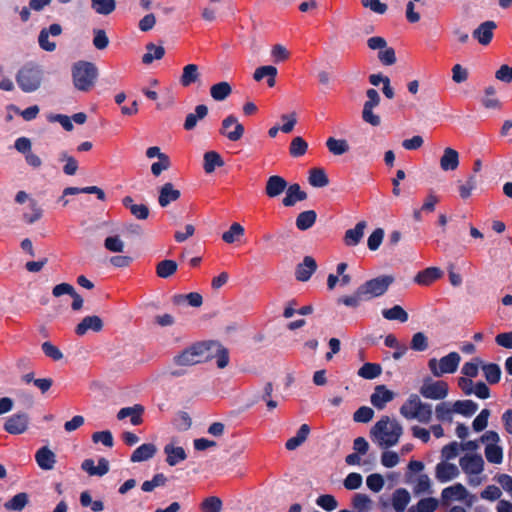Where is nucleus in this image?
<instances>
[{
  "mask_svg": "<svg viewBox=\"0 0 512 512\" xmlns=\"http://www.w3.org/2000/svg\"><path fill=\"white\" fill-rule=\"evenodd\" d=\"M288 182L279 175H272L266 181L265 194L269 198H276L285 192Z\"/></svg>",
  "mask_w": 512,
  "mask_h": 512,
  "instance_id": "nucleus-19",
  "label": "nucleus"
},
{
  "mask_svg": "<svg viewBox=\"0 0 512 512\" xmlns=\"http://www.w3.org/2000/svg\"><path fill=\"white\" fill-rule=\"evenodd\" d=\"M309 184L316 188H322L329 184V178L322 168H313L309 171Z\"/></svg>",
  "mask_w": 512,
  "mask_h": 512,
  "instance_id": "nucleus-39",
  "label": "nucleus"
},
{
  "mask_svg": "<svg viewBox=\"0 0 512 512\" xmlns=\"http://www.w3.org/2000/svg\"><path fill=\"white\" fill-rule=\"evenodd\" d=\"M215 345L214 341L198 342L184 349L180 354L174 356L173 361L179 366H192L207 360L211 357L208 352Z\"/></svg>",
  "mask_w": 512,
  "mask_h": 512,
  "instance_id": "nucleus-5",
  "label": "nucleus"
},
{
  "mask_svg": "<svg viewBox=\"0 0 512 512\" xmlns=\"http://www.w3.org/2000/svg\"><path fill=\"white\" fill-rule=\"evenodd\" d=\"M366 226V221H359L354 228L348 229L343 237L344 244L348 247L357 246L364 236Z\"/></svg>",
  "mask_w": 512,
  "mask_h": 512,
  "instance_id": "nucleus-23",
  "label": "nucleus"
},
{
  "mask_svg": "<svg viewBox=\"0 0 512 512\" xmlns=\"http://www.w3.org/2000/svg\"><path fill=\"white\" fill-rule=\"evenodd\" d=\"M29 502L28 494L25 492L14 495L10 500L4 503L7 511H22Z\"/></svg>",
  "mask_w": 512,
  "mask_h": 512,
  "instance_id": "nucleus-40",
  "label": "nucleus"
},
{
  "mask_svg": "<svg viewBox=\"0 0 512 512\" xmlns=\"http://www.w3.org/2000/svg\"><path fill=\"white\" fill-rule=\"evenodd\" d=\"M352 506L357 512H369L372 508V500L363 493H356L352 498Z\"/></svg>",
  "mask_w": 512,
  "mask_h": 512,
  "instance_id": "nucleus-47",
  "label": "nucleus"
},
{
  "mask_svg": "<svg viewBox=\"0 0 512 512\" xmlns=\"http://www.w3.org/2000/svg\"><path fill=\"white\" fill-rule=\"evenodd\" d=\"M384 238V230L382 228H376L368 237L367 246L371 251H376Z\"/></svg>",
  "mask_w": 512,
  "mask_h": 512,
  "instance_id": "nucleus-64",
  "label": "nucleus"
},
{
  "mask_svg": "<svg viewBox=\"0 0 512 512\" xmlns=\"http://www.w3.org/2000/svg\"><path fill=\"white\" fill-rule=\"evenodd\" d=\"M28 424V414L24 412L16 413L7 418L4 424V430L9 434L19 435L27 430Z\"/></svg>",
  "mask_w": 512,
  "mask_h": 512,
  "instance_id": "nucleus-10",
  "label": "nucleus"
},
{
  "mask_svg": "<svg viewBox=\"0 0 512 512\" xmlns=\"http://www.w3.org/2000/svg\"><path fill=\"white\" fill-rule=\"evenodd\" d=\"M481 369L487 383H489L490 385L499 383L502 371L498 364L483 362L481 365Z\"/></svg>",
  "mask_w": 512,
  "mask_h": 512,
  "instance_id": "nucleus-34",
  "label": "nucleus"
},
{
  "mask_svg": "<svg viewBox=\"0 0 512 512\" xmlns=\"http://www.w3.org/2000/svg\"><path fill=\"white\" fill-rule=\"evenodd\" d=\"M93 45L98 50H104L109 45V38L103 29L93 30Z\"/></svg>",
  "mask_w": 512,
  "mask_h": 512,
  "instance_id": "nucleus-60",
  "label": "nucleus"
},
{
  "mask_svg": "<svg viewBox=\"0 0 512 512\" xmlns=\"http://www.w3.org/2000/svg\"><path fill=\"white\" fill-rule=\"evenodd\" d=\"M99 77V69L95 63L79 60L71 66V78L77 91L87 93L91 91Z\"/></svg>",
  "mask_w": 512,
  "mask_h": 512,
  "instance_id": "nucleus-3",
  "label": "nucleus"
},
{
  "mask_svg": "<svg viewBox=\"0 0 512 512\" xmlns=\"http://www.w3.org/2000/svg\"><path fill=\"white\" fill-rule=\"evenodd\" d=\"M460 360L461 357L457 352H450L439 361L436 358H431L428 361V367L435 377H440L446 373H454L459 366Z\"/></svg>",
  "mask_w": 512,
  "mask_h": 512,
  "instance_id": "nucleus-7",
  "label": "nucleus"
},
{
  "mask_svg": "<svg viewBox=\"0 0 512 512\" xmlns=\"http://www.w3.org/2000/svg\"><path fill=\"white\" fill-rule=\"evenodd\" d=\"M106 250L113 253H121L124 250V242L118 235L109 236L104 240Z\"/></svg>",
  "mask_w": 512,
  "mask_h": 512,
  "instance_id": "nucleus-57",
  "label": "nucleus"
},
{
  "mask_svg": "<svg viewBox=\"0 0 512 512\" xmlns=\"http://www.w3.org/2000/svg\"><path fill=\"white\" fill-rule=\"evenodd\" d=\"M62 33V26L60 24H52L49 28H43L38 36V43L42 50L52 52L56 49V43L49 39L50 36H60Z\"/></svg>",
  "mask_w": 512,
  "mask_h": 512,
  "instance_id": "nucleus-11",
  "label": "nucleus"
},
{
  "mask_svg": "<svg viewBox=\"0 0 512 512\" xmlns=\"http://www.w3.org/2000/svg\"><path fill=\"white\" fill-rule=\"evenodd\" d=\"M178 269V264L176 261L171 259H165L157 263L156 265V275L159 278L167 279L174 275Z\"/></svg>",
  "mask_w": 512,
  "mask_h": 512,
  "instance_id": "nucleus-36",
  "label": "nucleus"
},
{
  "mask_svg": "<svg viewBox=\"0 0 512 512\" xmlns=\"http://www.w3.org/2000/svg\"><path fill=\"white\" fill-rule=\"evenodd\" d=\"M410 500V493L405 488H398L392 494V506L396 512H404Z\"/></svg>",
  "mask_w": 512,
  "mask_h": 512,
  "instance_id": "nucleus-33",
  "label": "nucleus"
},
{
  "mask_svg": "<svg viewBox=\"0 0 512 512\" xmlns=\"http://www.w3.org/2000/svg\"><path fill=\"white\" fill-rule=\"evenodd\" d=\"M285 192L286 195L282 200V204L285 207H293L297 202L304 201L308 197L307 193L301 189L298 183L287 184Z\"/></svg>",
  "mask_w": 512,
  "mask_h": 512,
  "instance_id": "nucleus-20",
  "label": "nucleus"
},
{
  "mask_svg": "<svg viewBox=\"0 0 512 512\" xmlns=\"http://www.w3.org/2000/svg\"><path fill=\"white\" fill-rule=\"evenodd\" d=\"M166 454V462L169 466H176L187 458V454L183 447L174 446L172 443L164 446Z\"/></svg>",
  "mask_w": 512,
  "mask_h": 512,
  "instance_id": "nucleus-24",
  "label": "nucleus"
},
{
  "mask_svg": "<svg viewBox=\"0 0 512 512\" xmlns=\"http://www.w3.org/2000/svg\"><path fill=\"white\" fill-rule=\"evenodd\" d=\"M384 484L383 476L378 473L370 474L366 479L367 487L375 493L380 492L383 489Z\"/></svg>",
  "mask_w": 512,
  "mask_h": 512,
  "instance_id": "nucleus-63",
  "label": "nucleus"
},
{
  "mask_svg": "<svg viewBox=\"0 0 512 512\" xmlns=\"http://www.w3.org/2000/svg\"><path fill=\"white\" fill-rule=\"evenodd\" d=\"M497 25L494 21L488 20L481 23L472 33L473 37L481 44L488 45L493 39V31Z\"/></svg>",
  "mask_w": 512,
  "mask_h": 512,
  "instance_id": "nucleus-17",
  "label": "nucleus"
},
{
  "mask_svg": "<svg viewBox=\"0 0 512 512\" xmlns=\"http://www.w3.org/2000/svg\"><path fill=\"white\" fill-rule=\"evenodd\" d=\"M244 233L245 230L243 226L235 222L230 226L229 230L222 234V240L228 244H232L242 237Z\"/></svg>",
  "mask_w": 512,
  "mask_h": 512,
  "instance_id": "nucleus-50",
  "label": "nucleus"
},
{
  "mask_svg": "<svg viewBox=\"0 0 512 512\" xmlns=\"http://www.w3.org/2000/svg\"><path fill=\"white\" fill-rule=\"evenodd\" d=\"M459 166V153L450 147L444 149L440 158V168L443 171H454Z\"/></svg>",
  "mask_w": 512,
  "mask_h": 512,
  "instance_id": "nucleus-25",
  "label": "nucleus"
},
{
  "mask_svg": "<svg viewBox=\"0 0 512 512\" xmlns=\"http://www.w3.org/2000/svg\"><path fill=\"white\" fill-rule=\"evenodd\" d=\"M203 160H204L203 168L207 174L214 172L216 167L224 166V161H223L221 155L216 151L206 152L204 154Z\"/></svg>",
  "mask_w": 512,
  "mask_h": 512,
  "instance_id": "nucleus-35",
  "label": "nucleus"
},
{
  "mask_svg": "<svg viewBox=\"0 0 512 512\" xmlns=\"http://www.w3.org/2000/svg\"><path fill=\"white\" fill-rule=\"evenodd\" d=\"M317 270V263L312 256H305L296 266L295 278L300 282L308 281Z\"/></svg>",
  "mask_w": 512,
  "mask_h": 512,
  "instance_id": "nucleus-14",
  "label": "nucleus"
},
{
  "mask_svg": "<svg viewBox=\"0 0 512 512\" xmlns=\"http://www.w3.org/2000/svg\"><path fill=\"white\" fill-rule=\"evenodd\" d=\"M15 79L23 92L31 93L41 86L43 70L40 65L28 62L18 70Z\"/></svg>",
  "mask_w": 512,
  "mask_h": 512,
  "instance_id": "nucleus-4",
  "label": "nucleus"
},
{
  "mask_svg": "<svg viewBox=\"0 0 512 512\" xmlns=\"http://www.w3.org/2000/svg\"><path fill=\"white\" fill-rule=\"evenodd\" d=\"M181 196V192L174 188L171 182H167L161 186L159 190L158 203L161 207H167L170 203L177 201Z\"/></svg>",
  "mask_w": 512,
  "mask_h": 512,
  "instance_id": "nucleus-22",
  "label": "nucleus"
},
{
  "mask_svg": "<svg viewBox=\"0 0 512 512\" xmlns=\"http://www.w3.org/2000/svg\"><path fill=\"white\" fill-rule=\"evenodd\" d=\"M449 392L448 384L445 381H432L426 379L420 387V394L427 399L442 400Z\"/></svg>",
  "mask_w": 512,
  "mask_h": 512,
  "instance_id": "nucleus-9",
  "label": "nucleus"
},
{
  "mask_svg": "<svg viewBox=\"0 0 512 512\" xmlns=\"http://www.w3.org/2000/svg\"><path fill=\"white\" fill-rule=\"evenodd\" d=\"M382 315L387 320H397L401 323L407 322L409 318L408 313L400 305H394L389 309H384Z\"/></svg>",
  "mask_w": 512,
  "mask_h": 512,
  "instance_id": "nucleus-44",
  "label": "nucleus"
},
{
  "mask_svg": "<svg viewBox=\"0 0 512 512\" xmlns=\"http://www.w3.org/2000/svg\"><path fill=\"white\" fill-rule=\"evenodd\" d=\"M403 434L402 425L389 416H382L370 429L372 441L380 447L389 448L395 446Z\"/></svg>",
  "mask_w": 512,
  "mask_h": 512,
  "instance_id": "nucleus-2",
  "label": "nucleus"
},
{
  "mask_svg": "<svg viewBox=\"0 0 512 512\" xmlns=\"http://www.w3.org/2000/svg\"><path fill=\"white\" fill-rule=\"evenodd\" d=\"M147 52L142 57L144 64H151L154 60H160L165 55V49L163 46H156L154 43H148L146 45Z\"/></svg>",
  "mask_w": 512,
  "mask_h": 512,
  "instance_id": "nucleus-43",
  "label": "nucleus"
},
{
  "mask_svg": "<svg viewBox=\"0 0 512 512\" xmlns=\"http://www.w3.org/2000/svg\"><path fill=\"white\" fill-rule=\"evenodd\" d=\"M200 79L199 67L196 64H187L183 67L182 75L180 76V84L183 87H189L198 82Z\"/></svg>",
  "mask_w": 512,
  "mask_h": 512,
  "instance_id": "nucleus-31",
  "label": "nucleus"
},
{
  "mask_svg": "<svg viewBox=\"0 0 512 512\" xmlns=\"http://www.w3.org/2000/svg\"><path fill=\"white\" fill-rule=\"evenodd\" d=\"M103 321L97 315H90L84 317L81 322L76 326L75 333L78 336L85 335L88 331L100 332L103 329Z\"/></svg>",
  "mask_w": 512,
  "mask_h": 512,
  "instance_id": "nucleus-15",
  "label": "nucleus"
},
{
  "mask_svg": "<svg viewBox=\"0 0 512 512\" xmlns=\"http://www.w3.org/2000/svg\"><path fill=\"white\" fill-rule=\"evenodd\" d=\"M429 347L428 337L423 332H417L412 336L410 348L417 352H423Z\"/></svg>",
  "mask_w": 512,
  "mask_h": 512,
  "instance_id": "nucleus-53",
  "label": "nucleus"
},
{
  "mask_svg": "<svg viewBox=\"0 0 512 512\" xmlns=\"http://www.w3.org/2000/svg\"><path fill=\"white\" fill-rule=\"evenodd\" d=\"M277 73H278V70L275 66H272V65L260 66L254 71L253 79L255 81L259 82L266 77L268 87L272 88L276 84Z\"/></svg>",
  "mask_w": 512,
  "mask_h": 512,
  "instance_id": "nucleus-29",
  "label": "nucleus"
},
{
  "mask_svg": "<svg viewBox=\"0 0 512 512\" xmlns=\"http://www.w3.org/2000/svg\"><path fill=\"white\" fill-rule=\"evenodd\" d=\"M392 275H381L361 284L352 295L338 298L337 302L350 308H357L362 302L384 295L394 282Z\"/></svg>",
  "mask_w": 512,
  "mask_h": 512,
  "instance_id": "nucleus-1",
  "label": "nucleus"
},
{
  "mask_svg": "<svg viewBox=\"0 0 512 512\" xmlns=\"http://www.w3.org/2000/svg\"><path fill=\"white\" fill-rule=\"evenodd\" d=\"M244 126L233 114L228 115L222 120L219 133L232 142L239 141L244 135Z\"/></svg>",
  "mask_w": 512,
  "mask_h": 512,
  "instance_id": "nucleus-8",
  "label": "nucleus"
},
{
  "mask_svg": "<svg viewBox=\"0 0 512 512\" xmlns=\"http://www.w3.org/2000/svg\"><path fill=\"white\" fill-rule=\"evenodd\" d=\"M443 272L440 268L437 267H428L415 276L414 281L423 286H428L441 278Z\"/></svg>",
  "mask_w": 512,
  "mask_h": 512,
  "instance_id": "nucleus-27",
  "label": "nucleus"
},
{
  "mask_svg": "<svg viewBox=\"0 0 512 512\" xmlns=\"http://www.w3.org/2000/svg\"><path fill=\"white\" fill-rule=\"evenodd\" d=\"M316 504L323 510L331 512L338 507V501L331 494H322L316 499Z\"/></svg>",
  "mask_w": 512,
  "mask_h": 512,
  "instance_id": "nucleus-55",
  "label": "nucleus"
},
{
  "mask_svg": "<svg viewBox=\"0 0 512 512\" xmlns=\"http://www.w3.org/2000/svg\"><path fill=\"white\" fill-rule=\"evenodd\" d=\"M490 417V410L483 409L473 420L472 427L475 432L483 431L488 425V419Z\"/></svg>",
  "mask_w": 512,
  "mask_h": 512,
  "instance_id": "nucleus-62",
  "label": "nucleus"
},
{
  "mask_svg": "<svg viewBox=\"0 0 512 512\" xmlns=\"http://www.w3.org/2000/svg\"><path fill=\"white\" fill-rule=\"evenodd\" d=\"M144 406L141 404H135L129 407L121 408L117 413V419L123 420L130 417V422L134 426H138L143 423Z\"/></svg>",
  "mask_w": 512,
  "mask_h": 512,
  "instance_id": "nucleus-18",
  "label": "nucleus"
},
{
  "mask_svg": "<svg viewBox=\"0 0 512 512\" xmlns=\"http://www.w3.org/2000/svg\"><path fill=\"white\" fill-rule=\"evenodd\" d=\"M326 146L333 155H343L349 151V144L345 139H336L329 137L326 141Z\"/></svg>",
  "mask_w": 512,
  "mask_h": 512,
  "instance_id": "nucleus-45",
  "label": "nucleus"
},
{
  "mask_svg": "<svg viewBox=\"0 0 512 512\" xmlns=\"http://www.w3.org/2000/svg\"><path fill=\"white\" fill-rule=\"evenodd\" d=\"M81 468L90 476H104L109 472V461L102 457L98 460V465H95L93 459H85Z\"/></svg>",
  "mask_w": 512,
  "mask_h": 512,
  "instance_id": "nucleus-21",
  "label": "nucleus"
},
{
  "mask_svg": "<svg viewBox=\"0 0 512 512\" xmlns=\"http://www.w3.org/2000/svg\"><path fill=\"white\" fill-rule=\"evenodd\" d=\"M231 93H232V87L226 81L216 83V84L212 85L210 88V95L215 101H223Z\"/></svg>",
  "mask_w": 512,
  "mask_h": 512,
  "instance_id": "nucleus-41",
  "label": "nucleus"
},
{
  "mask_svg": "<svg viewBox=\"0 0 512 512\" xmlns=\"http://www.w3.org/2000/svg\"><path fill=\"white\" fill-rule=\"evenodd\" d=\"M157 448L153 443H144L137 447L130 456L131 462L147 461L154 457Z\"/></svg>",
  "mask_w": 512,
  "mask_h": 512,
  "instance_id": "nucleus-28",
  "label": "nucleus"
},
{
  "mask_svg": "<svg viewBox=\"0 0 512 512\" xmlns=\"http://www.w3.org/2000/svg\"><path fill=\"white\" fill-rule=\"evenodd\" d=\"M468 495L467 489L461 483H456L442 490L441 497L443 501L464 500Z\"/></svg>",
  "mask_w": 512,
  "mask_h": 512,
  "instance_id": "nucleus-32",
  "label": "nucleus"
},
{
  "mask_svg": "<svg viewBox=\"0 0 512 512\" xmlns=\"http://www.w3.org/2000/svg\"><path fill=\"white\" fill-rule=\"evenodd\" d=\"M477 176L475 174H471L468 176L466 183L459 185V195L462 199H468L472 191L477 187Z\"/></svg>",
  "mask_w": 512,
  "mask_h": 512,
  "instance_id": "nucleus-54",
  "label": "nucleus"
},
{
  "mask_svg": "<svg viewBox=\"0 0 512 512\" xmlns=\"http://www.w3.org/2000/svg\"><path fill=\"white\" fill-rule=\"evenodd\" d=\"M459 464L469 475H478L484 469V460L480 454L465 455L460 458Z\"/></svg>",
  "mask_w": 512,
  "mask_h": 512,
  "instance_id": "nucleus-12",
  "label": "nucleus"
},
{
  "mask_svg": "<svg viewBox=\"0 0 512 512\" xmlns=\"http://www.w3.org/2000/svg\"><path fill=\"white\" fill-rule=\"evenodd\" d=\"M414 493L415 494H432L433 491L431 489V481L427 474H421L419 475L417 482L414 486Z\"/></svg>",
  "mask_w": 512,
  "mask_h": 512,
  "instance_id": "nucleus-56",
  "label": "nucleus"
},
{
  "mask_svg": "<svg viewBox=\"0 0 512 512\" xmlns=\"http://www.w3.org/2000/svg\"><path fill=\"white\" fill-rule=\"evenodd\" d=\"M92 9L100 15H109L116 9V0H91Z\"/></svg>",
  "mask_w": 512,
  "mask_h": 512,
  "instance_id": "nucleus-46",
  "label": "nucleus"
},
{
  "mask_svg": "<svg viewBox=\"0 0 512 512\" xmlns=\"http://www.w3.org/2000/svg\"><path fill=\"white\" fill-rule=\"evenodd\" d=\"M435 412H436V418L439 421H448V422L452 421V413L454 411H453V407L451 408L449 403H447V402L439 403L436 406Z\"/></svg>",
  "mask_w": 512,
  "mask_h": 512,
  "instance_id": "nucleus-61",
  "label": "nucleus"
},
{
  "mask_svg": "<svg viewBox=\"0 0 512 512\" xmlns=\"http://www.w3.org/2000/svg\"><path fill=\"white\" fill-rule=\"evenodd\" d=\"M317 213L314 210H306L298 214L296 227L301 231L310 229L316 222Z\"/></svg>",
  "mask_w": 512,
  "mask_h": 512,
  "instance_id": "nucleus-38",
  "label": "nucleus"
},
{
  "mask_svg": "<svg viewBox=\"0 0 512 512\" xmlns=\"http://www.w3.org/2000/svg\"><path fill=\"white\" fill-rule=\"evenodd\" d=\"M308 149L307 142L300 136L293 138L290 143L289 153L292 157H301L303 156Z\"/></svg>",
  "mask_w": 512,
  "mask_h": 512,
  "instance_id": "nucleus-52",
  "label": "nucleus"
},
{
  "mask_svg": "<svg viewBox=\"0 0 512 512\" xmlns=\"http://www.w3.org/2000/svg\"><path fill=\"white\" fill-rule=\"evenodd\" d=\"M208 115V107L205 104H199L195 107L193 113H189L183 124L186 131L193 130L199 120H203Z\"/></svg>",
  "mask_w": 512,
  "mask_h": 512,
  "instance_id": "nucleus-26",
  "label": "nucleus"
},
{
  "mask_svg": "<svg viewBox=\"0 0 512 512\" xmlns=\"http://www.w3.org/2000/svg\"><path fill=\"white\" fill-rule=\"evenodd\" d=\"M484 452L487 461L490 463L500 464L503 461V449L497 444H487Z\"/></svg>",
  "mask_w": 512,
  "mask_h": 512,
  "instance_id": "nucleus-49",
  "label": "nucleus"
},
{
  "mask_svg": "<svg viewBox=\"0 0 512 512\" xmlns=\"http://www.w3.org/2000/svg\"><path fill=\"white\" fill-rule=\"evenodd\" d=\"M459 473L458 467L447 461L439 462L435 468V477L441 483H446L455 479Z\"/></svg>",
  "mask_w": 512,
  "mask_h": 512,
  "instance_id": "nucleus-16",
  "label": "nucleus"
},
{
  "mask_svg": "<svg viewBox=\"0 0 512 512\" xmlns=\"http://www.w3.org/2000/svg\"><path fill=\"white\" fill-rule=\"evenodd\" d=\"M222 508L223 502L217 496H209L205 498L200 505L202 512H221Z\"/></svg>",
  "mask_w": 512,
  "mask_h": 512,
  "instance_id": "nucleus-51",
  "label": "nucleus"
},
{
  "mask_svg": "<svg viewBox=\"0 0 512 512\" xmlns=\"http://www.w3.org/2000/svg\"><path fill=\"white\" fill-rule=\"evenodd\" d=\"M382 373V367L378 363H364L357 374L363 379L372 380L380 376Z\"/></svg>",
  "mask_w": 512,
  "mask_h": 512,
  "instance_id": "nucleus-42",
  "label": "nucleus"
},
{
  "mask_svg": "<svg viewBox=\"0 0 512 512\" xmlns=\"http://www.w3.org/2000/svg\"><path fill=\"white\" fill-rule=\"evenodd\" d=\"M29 207L31 212L23 214L24 221L28 224H33L42 217V209L38 206L35 200H30Z\"/></svg>",
  "mask_w": 512,
  "mask_h": 512,
  "instance_id": "nucleus-58",
  "label": "nucleus"
},
{
  "mask_svg": "<svg viewBox=\"0 0 512 512\" xmlns=\"http://www.w3.org/2000/svg\"><path fill=\"white\" fill-rule=\"evenodd\" d=\"M35 460L42 470H51L56 462L55 454L48 447H41L35 454Z\"/></svg>",
  "mask_w": 512,
  "mask_h": 512,
  "instance_id": "nucleus-30",
  "label": "nucleus"
},
{
  "mask_svg": "<svg viewBox=\"0 0 512 512\" xmlns=\"http://www.w3.org/2000/svg\"><path fill=\"white\" fill-rule=\"evenodd\" d=\"M395 397L393 391L387 389L385 385H377L370 397L371 404L378 410L385 408L386 404Z\"/></svg>",
  "mask_w": 512,
  "mask_h": 512,
  "instance_id": "nucleus-13",
  "label": "nucleus"
},
{
  "mask_svg": "<svg viewBox=\"0 0 512 512\" xmlns=\"http://www.w3.org/2000/svg\"><path fill=\"white\" fill-rule=\"evenodd\" d=\"M478 410V404L473 400H457L453 404V411L465 417H471Z\"/></svg>",
  "mask_w": 512,
  "mask_h": 512,
  "instance_id": "nucleus-37",
  "label": "nucleus"
},
{
  "mask_svg": "<svg viewBox=\"0 0 512 512\" xmlns=\"http://www.w3.org/2000/svg\"><path fill=\"white\" fill-rule=\"evenodd\" d=\"M374 411L368 406H361L353 414V420L357 423H368L372 420Z\"/></svg>",
  "mask_w": 512,
  "mask_h": 512,
  "instance_id": "nucleus-59",
  "label": "nucleus"
},
{
  "mask_svg": "<svg viewBox=\"0 0 512 512\" xmlns=\"http://www.w3.org/2000/svg\"><path fill=\"white\" fill-rule=\"evenodd\" d=\"M400 414L406 419H417L422 423H429L432 419V406L423 403L417 394H411L400 407Z\"/></svg>",
  "mask_w": 512,
  "mask_h": 512,
  "instance_id": "nucleus-6",
  "label": "nucleus"
},
{
  "mask_svg": "<svg viewBox=\"0 0 512 512\" xmlns=\"http://www.w3.org/2000/svg\"><path fill=\"white\" fill-rule=\"evenodd\" d=\"M438 500L433 497L423 498L419 500L416 506L409 508L408 512H434L438 507Z\"/></svg>",
  "mask_w": 512,
  "mask_h": 512,
  "instance_id": "nucleus-48",
  "label": "nucleus"
}]
</instances>
